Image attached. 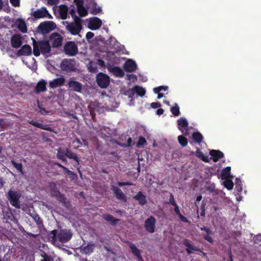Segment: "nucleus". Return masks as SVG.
I'll list each match as a JSON object with an SVG mask.
<instances>
[{"label":"nucleus","mask_w":261,"mask_h":261,"mask_svg":"<svg viewBox=\"0 0 261 261\" xmlns=\"http://www.w3.org/2000/svg\"><path fill=\"white\" fill-rule=\"evenodd\" d=\"M49 188L51 197H55L56 199L66 207H69L70 205L69 201L66 200L67 198L64 195L61 193L58 190L55 182H51L49 184Z\"/></svg>","instance_id":"2"},{"label":"nucleus","mask_w":261,"mask_h":261,"mask_svg":"<svg viewBox=\"0 0 261 261\" xmlns=\"http://www.w3.org/2000/svg\"><path fill=\"white\" fill-rule=\"evenodd\" d=\"M170 111L175 116H178L180 114L179 107L176 103L171 108Z\"/></svg>","instance_id":"38"},{"label":"nucleus","mask_w":261,"mask_h":261,"mask_svg":"<svg viewBox=\"0 0 261 261\" xmlns=\"http://www.w3.org/2000/svg\"><path fill=\"white\" fill-rule=\"evenodd\" d=\"M6 195L11 205L16 208H20L19 199L21 197V194L19 192L11 189L8 191Z\"/></svg>","instance_id":"3"},{"label":"nucleus","mask_w":261,"mask_h":261,"mask_svg":"<svg viewBox=\"0 0 261 261\" xmlns=\"http://www.w3.org/2000/svg\"><path fill=\"white\" fill-rule=\"evenodd\" d=\"M86 37L87 39H91L94 37V33L91 32H88L87 33Z\"/></svg>","instance_id":"62"},{"label":"nucleus","mask_w":261,"mask_h":261,"mask_svg":"<svg viewBox=\"0 0 261 261\" xmlns=\"http://www.w3.org/2000/svg\"><path fill=\"white\" fill-rule=\"evenodd\" d=\"M209 153L212 156V160L214 162H217L224 157V153L219 150L212 149L210 151Z\"/></svg>","instance_id":"22"},{"label":"nucleus","mask_w":261,"mask_h":261,"mask_svg":"<svg viewBox=\"0 0 261 261\" xmlns=\"http://www.w3.org/2000/svg\"><path fill=\"white\" fill-rule=\"evenodd\" d=\"M112 190L113 191L115 197L118 200L123 201V202L127 201V198L125 195L122 192L121 189L117 187L113 186Z\"/></svg>","instance_id":"17"},{"label":"nucleus","mask_w":261,"mask_h":261,"mask_svg":"<svg viewBox=\"0 0 261 261\" xmlns=\"http://www.w3.org/2000/svg\"><path fill=\"white\" fill-rule=\"evenodd\" d=\"M15 24L18 29L23 33L27 32L28 29L25 22L24 20L18 18L16 20Z\"/></svg>","instance_id":"24"},{"label":"nucleus","mask_w":261,"mask_h":261,"mask_svg":"<svg viewBox=\"0 0 261 261\" xmlns=\"http://www.w3.org/2000/svg\"><path fill=\"white\" fill-rule=\"evenodd\" d=\"M123 68L126 72H133L137 69V65L134 61L128 59L124 64Z\"/></svg>","instance_id":"16"},{"label":"nucleus","mask_w":261,"mask_h":261,"mask_svg":"<svg viewBox=\"0 0 261 261\" xmlns=\"http://www.w3.org/2000/svg\"><path fill=\"white\" fill-rule=\"evenodd\" d=\"M177 124L178 129L182 131V129L187 130L188 127V122L185 118H180L177 120Z\"/></svg>","instance_id":"28"},{"label":"nucleus","mask_w":261,"mask_h":261,"mask_svg":"<svg viewBox=\"0 0 261 261\" xmlns=\"http://www.w3.org/2000/svg\"><path fill=\"white\" fill-rule=\"evenodd\" d=\"M97 85L101 88H107L110 83V78L106 74L102 72L98 73L96 76Z\"/></svg>","instance_id":"6"},{"label":"nucleus","mask_w":261,"mask_h":261,"mask_svg":"<svg viewBox=\"0 0 261 261\" xmlns=\"http://www.w3.org/2000/svg\"><path fill=\"white\" fill-rule=\"evenodd\" d=\"M41 256L43 257V258L40 261H53V260L52 257L51 256L48 255L44 252H43V253L41 254Z\"/></svg>","instance_id":"47"},{"label":"nucleus","mask_w":261,"mask_h":261,"mask_svg":"<svg viewBox=\"0 0 261 261\" xmlns=\"http://www.w3.org/2000/svg\"><path fill=\"white\" fill-rule=\"evenodd\" d=\"M192 137L194 142L198 144H200L203 140L202 135L199 132H194Z\"/></svg>","instance_id":"31"},{"label":"nucleus","mask_w":261,"mask_h":261,"mask_svg":"<svg viewBox=\"0 0 261 261\" xmlns=\"http://www.w3.org/2000/svg\"><path fill=\"white\" fill-rule=\"evenodd\" d=\"M128 246L133 254L135 256L139 261H143V258L141 255V250L136 246L132 243H129Z\"/></svg>","instance_id":"20"},{"label":"nucleus","mask_w":261,"mask_h":261,"mask_svg":"<svg viewBox=\"0 0 261 261\" xmlns=\"http://www.w3.org/2000/svg\"><path fill=\"white\" fill-rule=\"evenodd\" d=\"M133 198L138 201V203L141 205H144L147 203L146 197L141 191L139 192L136 195L133 197Z\"/></svg>","instance_id":"25"},{"label":"nucleus","mask_w":261,"mask_h":261,"mask_svg":"<svg viewBox=\"0 0 261 261\" xmlns=\"http://www.w3.org/2000/svg\"><path fill=\"white\" fill-rule=\"evenodd\" d=\"M133 183L132 182H129V181H126V182H118V185L120 187H122V186H132L133 185Z\"/></svg>","instance_id":"58"},{"label":"nucleus","mask_w":261,"mask_h":261,"mask_svg":"<svg viewBox=\"0 0 261 261\" xmlns=\"http://www.w3.org/2000/svg\"><path fill=\"white\" fill-rule=\"evenodd\" d=\"M173 206L174 207V212L176 213V214L178 216V217L180 218V219L182 222H187V223L189 222V220L188 219V218H186V217H185L184 216H183L181 214V213L180 212V210H179V206H178V205L176 204H175V205H173Z\"/></svg>","instance_id":"33"},{"label":"nucleus","mask_w":261,"mask_h":261,"mask_svg":"<svg viewBox=\"0 0 261 261\" xmlns=\"http://www.w3.org/2000/svg\"><path fill=\"white\" fill-rule=\"evenodd\" d=\"M168 203H170L172 205H175L177 204L175 201L174 196L172 194H170V195L169 202Z\"/></svg>","instance_id":"55"},{"label":"nucleus","mask_w":261,"mask_h":261,"mask_svg":"<svg viewBox=\"0 0 261 261\" xmlns=\"http://www.w3.org/2000/svg\"><path fill=\"white\" fill-rule=\"evenodd\" d=\"M156 220L153 216H150L145 221L144 227L146 230L149 233L154 232Z\"/></svg>","instance_id":"11"},{"label":"nucleus","mask_w":261,"mask_h":261,"mask_svg":"<svg viewBox=\"0 0 261 261\" xmlns=\"http://www.w3.org/2000/svg\"><path fill=\"white\" fill-rule=\"evenodd\" d=\"M12 165L18 170L22 174H23L24 173L22 170V165L21 163H17L14 161L12 160L11 161Z\"/></svg>","instance_id":"39"},{"label":"nucleus","mask_w":261,"mask_h":261,"mask_svg":"<svg viewBox=\"0 0 261 261\" xmlns=\"http://www.w3.org/2000/svg\"><path fill=\"white\" fill-rule=\"evenodd\" d=\"M212 233H206V234L204 235L203 237V238L208 242L210 243H213V239H212V237L211 236V234Z\"/></svg>","instance_id":"52"},{"label":"nucleus","mask_w":261,"mask_h":261,"mask_svg":"<svg viewBox=\"0 0 261 261\" xmlns=\"http://www.w3.org/2000/svg\"><path fill=\"white\" fill-rule=\"evenodd\" d=\"M68 10V7L66 5H63L60 6L59 15L62 19L65 20L67 18Z\"/></svg>","instance_id":"30"},{"label":"nucleus","mask_w":261,"mask_h":261,"mask_svg":"<svg viewBox=\"0 0 261 261\" xmlns=\"http://www.w3.org/2000/svg\"><path fill=\"white\" fill-rule=\"evenodd\" d=\"M102 218L106 221L110 222L112 225H115L120 221V219L115 218L112 215L108 214H103Z\"/></svg>","instance_id":"26"},{"label":"nucleus","mask_w":261,"mask_h":261,"mask_svg":"<svg viewBox=\"0 0 261 261\" xmlns=\"http://www.w3.org/2000/svg\"><path fill=\"white\" fill-rule=\"evenodd\" d=\"M50 41L53 47H58L62 45L63 37L58 33H53L49 36Z\"/></svg>","instance_id":"10"},{"label":"nucleus","mask_w":261,"mask_h":261,"mask_svg":"<svg viewBox=\"0 0 261 261\" xmlns=\"http://www.w3.org/2000/svg\"><path fill=\"white\" fill-rule=\"evenodd\" d=\"M64 50L66 55L74 56L78 52V48L74 42L70 41L64 45Z\"/></svg>","instance_id":"7"},{"label":"nucleus","mask_w":261,"mask_h":261,"mask_svg":"<svg viewBox=\"0 0 261 261\" xmlns=\"http://www.w3.org/2000/svg\"><path fill=\"white\" fill-rule=\"evenodd\" d=\"M150 107L153 109L159 108L161 107V104L159 102H152Z\"/></svg>","instance_id":"57"},{"label":"nucleus","mask_w":261,"mask_h":261,"mask_svg":"<svg viewBox=\"0 0 261 261\" xmlns=\"http://www.w3.org/2000/svg\"><path fill=\"white\" fill-rule=\"evenodd\" d=\"M48 4L50 5H56L58 3V0H47Z\"/></svg>","instance_id":"61"},{"label":"nucleus","mask_w":261,"mask_h":261,"mask_svg":"<svg viewBox=\"0 0 261 261\" xmlns=\"http://www.w3.org/2000/svg\"><path fill=\"white\" fill-rule=\"evenodd\" d=\"M32 16L37 19L42 18L44 17L52 18L51 16L49 14L48 11L45 7H42L41 9H37L35 11Z\"/></svg>","instance_id":"12"},{"label":"nucleus","mask_w":261,"mask_h":261,"mask_svg":"<svg viewBox=\"0 0 261 261\" xmlns=\"http://www.w3.org/2000/svg\"><path fill=\"white\" fill-rule=\"evenodd\" d=\"M69 13L71 15L74 20H77V19H81L80 18L76 16L74 9H71L69 10Z\"/></svg>","instance_id":"49"},{"label":"nucleus","mask_w":261,"mask_h":261,"mask_svg":"<svg viewBox=\"0 0 261 261\" xmlns=\"http://www.w3.org/2000/svg\"><path fill=\"white\" fill-rule=\"evenodd\" d=\"M32 48L28 44H25L23 45L21 48L18 50L17 52V55L18 56H30L32 54Z\"/></svg>","instance_id":"19"},{"label":"nucleus","mask_w":261,"mask_h":261,"mask_svg":"<svg viewBox=\"0 0 261 261\" xmlns=\"http://www.w3.org/2000/svg\"><path fill=\"white\" fill-rule=\"evenodd\" d=\"M201 230H204L206 233H212L211 229L206 226H203L200 228Z\"/></svg>","instance_id":"59"},{"label":"nucleus","mask_w":261,"mask_h":261,"mask_svg":"<svg viewBox=\"0 0 261 261\" xmlns=\"http://www.w3.org/2000/svg\"><path fill=\"white\" fill-rule=\"evenodd\" d=\"M28 122L30 124L33 125L36 127L41 128L42 129L48 130V131H50V132L53 131V129L51 127H50L48 125L43 124L41 123H39V122L35 121L34 120H29Z\"/></svg>","instance_id":"23"},{"label":"nucleus","mask_w":261,"mask_h":261,"mask_svg":"<svg viewBox=\"0 0 261 261\" xmlns=\"http://www.w3.org/2000/svg\"><path fill=\"white\" fill-rule=\"evenodd\" d=\"M146 144V141L144 137L142 136H140L139 138V140L137 143V147H140L141 146H143Z\"/></svg>","instance_id":"48"},{"label":"nucleus","mask_w":261,"mask_h":261,"mask_svg":"<svg viewBox=\"0 0 261 261\" xmlns=\"http://www.w3.org/2000/svg\"><path fill=\"white\" fill-rule=\"evenodd\" d=\"M11 43L14 48H18L22 44L21 37L20 34H15L11 37Z\"/></svg>","instance_id":"18"},{"label":"nucleus","mask_w":261,"mask_h":261,"mask_svg":"<svg viewBox=\"0 0 261 261\" xmlns=\"http://www.w3.org/2000/svg\"><path fill=\"white\" fill-rule=\"evenodd\" d=\"M184 245L187 247V248H190L191 249L192 247V244L190 243V242L187 240H185L184 241Z\"/></svg>","instance_id":"60"},{"label":"nucleus","mask_w":261,"mask_h":261,"mask_svg":"<svg viewBox=\"0 0 261 261\" xmlns=\"http://www.w3.org/2000/svg\"><path fill=\"white\" fill-rule=\"evenodd\" d=\"M231 168L229 166L224 168L221 173V177L222 179H227L230 177Z\"/></svg>","instance_id":"32"},{"label":"nucleus","mask_w":261,"mask_h":261,"mask_svg":"<svg viewBox=\"0 0 261 261\" xmlns=\"http://www.w3.org/2000/svg\"><path fill=\"white\" fill-rule=\"evenodd\" d=\"M65 80L63 77H57L50 81L49 85L51 88H56L58 87L63 86L65 83Z\"/></svg>","instance_id":"21"},{"label":"nucleus","mask_w":261,"mask_h":261,"mask_svg":"<svg viewBox=\"0 0 261 261\" xmlns=\"http://www.w3.org/2000/svg\"><path fill=\"white\" fill-rule=\"evenodd\" d=\"M10 2L14 7H18L20 5V0H10Z\"/></svg>","instance_id":"56"},{"label":"nucleus","mask_w":261,"mask_h":261,"mask_svg":"<svg viewBox=\"0 0 261 261\" xmlns=\"http://www.w3.org/2000/svg\"><path fill=\"white\" fill-rule=\"evenodd\" d=\"M115 142L117 144H118L120 146L123 147H128L131 146L132 145V140L131 138H130V137H129L127 139V143H121L118 142L117 141H115Z\"/></svg>","instance_id":"40"},{"label":"nucleus","mask_w":261,"mask_h":261,"mask_svg":"<svg viewBox=\"0 0 261 261\" xmlns=\"http://www.w3.org/2000/svg\"><path fill=\"white\" fill-rule=\"evenodd\" d=\"M97 61L98 64L101 67H103L105 66V63L102 60L98 59Z\"/></svg>","instance_id":"63"},{"label":"nucleus","mask_w":261,"mask_h":261,"mask_svg":"<svg viewBox=\"0 0 261 261\" xmlns=\"http://www.w3.org/2000/svg\"><path fill=\"white\" fill-rule=\"evenodd\" d=\"M75 63L74 59H64L61 63L60 68L66 72L75 71L76 70Z\"/></svg>","instance_id":"5"},{"label":"nucleus","mask_w":261,"mask_h":261,"mask_svg":"<svg viewBox=\"0 0 261 261\" xmlns=\"http://www.w3.org/2000/svg\"><path fill=\"white\" fill-rule=\"evenodd\" d=\"M88 69L90 72H95L97 70V67L93 64L92 62H90L89 64Z\"/></svg>","instance_id":"50"},{"label":"nucleus","mask_w":261,"mask_h":261,"mask_svg":"<svg viewBox=\"0 0 261 261\" xmlns=\"http://www.w3.org/2000/svg\"><path fill=\"white\" fill-rule=\"evenodd\" d=\"M66 157L69 159H73L75 162L76 165H74V166H79L80 164V159L77 156V154L73 153L68 148H66Z\"/></svg>","instance_id":"29"},{"label":"nucleus","mask_w":261,"mask_h":261,"mask_svg":"<svg viewBox=\"0 0 261 261\" xmlns=\"http://www.w3.org/2000/svg\"><path fill=\"white\" fill-rule=\"evenodd\" d=\"M64 156H66V148L63 150L60 148L58 150L57 158L59 159H61Z\"/></svg>","instance_id":"45"},{"label":"nucleus","mask_w":261,"mask_h":261,"mask_svg":"<svg viewBox=\"0 0 261 261\" xmlns=\"http://www.w3.org/2000/svg\"><path fill=\"white\" fill-rule=\"evenodd\" d=\"M38 107L39 109H40V113L42 115H45L48 113V112L46 111V110L42 107V105H40L39 102H38Z\"/></svg>","instance_id":"54"},{"label":"nucleus","mask_w":261,"mask_h":261,"mask_svg":"<svg viewBox=\"0 0 261 261\" xmlns=\"http://www.w3.org/2000/svg\"><path fill=\"white\" fill-rule=\"evenodd\" d=\"M178 141L182 147H185L188 144V139L182 135L178 137Z\"/></svg>","instance_id":"41"},{"label":"nucleus","mask_w":261,"mask_h":261,"mask_svg":"<svg viewBox=\"0 0 261 261\" xmlns=\"http://www.w3.org/2000/svg\"><path fill=\"white\" fill-rule=\"evenodd\" d=\"M134 88L135 90V93L139 96L143 97L146 92V91L144 88L143 87L136 85L134 86Z\"/></svg>","instance_id":"36"},{"label":"nucleus","mask_w":261,"mask_h":261,"mask_svg":"<svg viewBox=\"0 0 261 261\" xmlns=\"http://www.w3.org/2000/svg\"><path fill=\"white\" fill-rule=\"evenodd\" d=\"M111 71L113 74L117 77H123L124 76V72L120 67L115 66L112 68Z\"/></svg>","instance_id":"35"},{"label":"nucleus","mask_w":261,"mask_h":261,"mask_svg":"<svg viewBox=\"0 0 261 261\" xmlns=\"http://www.w3.org/2000/svg\"><path fill=\"white\" fill-rule=\"evenodd\" d=\"M72 237V233L70 229H61L58 233V240L62 243H67Z\"/></svg>","instance_id":"8"},{"label":"nucleus","mask_w":261,"mask_h":261,"mask_svg":"<svg viewBox=\"0 0 261 261\" xmlns=\"http://www.w3.org/2000/svg\"><path fill=\"white\" fill-rule=\"evenodd\" d=\"M224 186L229 190L232 189L233 183L230 179H226L224 183Z\"/></svg>","instance_id":"46"},{"label":"nucleus","mask_w":261,"mask_h":261,"mask_svg":"<svg viewBox=\"0 0 261 261\" xmlns=\"http://www.w3.org/2000/svg\"><path fill=\"white\" fill-rule=\"evenodd\" d=\"M162 87H158L154 88L153 89V92L155 94H158V93H160V91H162Z\"/></svg>","instance_id":"64"},{"label":"nucleus","mask_w":261,"mask_h":261,"mask_svg":"<svg viewBox=\"0 0 261 261\" xmlns=\"http://www.w3.org/2000/svg\"><path fill=\"white\" fill-rule=\"evenodd\" d=\"M74 3L77 7V11L81 17H85L88 14L86 9L84 6L83 0H74Z\"/></svg>","instance_id":"13"},{"label":"nucleus","mask_w":261,"mask_h":261,"mask_svg":"<svg viewBox=\"0 0 261 261\" xmlns=\"http://www.w3.org/2000/svg\"><path fill=\"white\" fill-rule=\"evenodd\" d=\"M91 11L92 14L96 15L101 12V9L100 7H98L96 3H94Z\"/></svg>","instance_id":"43"},{"label":"nucleus","mask_w":261,"mask_h":261,"mask_svg":"<svg viewBox=\"0 0 261 261\" xmlns=\"http://www.w3.org/2000/svg\"><path fill=\"white\" fill-rule=\"evenodd\" d=\"M64 23L67 24L66 25V29L71 35H78L82 29V19H77V20H75L73 22L70 23L68 21H65Z\"/></svg>","instance_id":"4"},{"label":"nucleus","mask_w":261,"mask_h":261,"mask_svg":"<svg viewBox=\"0 0 261 261\" xmlns=\"http://www.w3.org/2000/svg\"><path fill=\"white\" fill-rule=\"evenodd\" d=\"M102 25V21L98 17H93L91 18L89 22V28L92 30L99 29Z\"/></svg>","instance_id":"15"},{"label":"nucleus","mask_w":261,"mask_h":261,"mask_svg":"<svg viewBox=\"0 0 261 261\" xmlns=\"http://www.w3.org/2000/svg\"><path fill=\"white\" fill-rule=\"evenodd\" d=\"M206 190L210 193H213L215 191V185L214 184H210L206 187Z\"/></svg>","instance_id":"51"},{"label":"nucleus","mask_w":261,"mask_h":261,"mask_svg":"<svg viewBox=\"0 0 261 261\" xmlns=\"http://www.w3.org/2000/svg\"><path fill=\"white\" fill-rule=\"evenodd\" d=\"M64 170L67 175L69 176V177L71 180L74 179L77 177V175L75 173L69 170L67 167L65 168Z\"/></svg>","instance_id":"44"},{"label":"nucleus","mask_w":261,"mask_h":261,"mask_svg":"<svg viewBox=\"0 0 261 261\" xmlns=\"http://www.w3.org/2000/svg\"><path fill=\"white\" fill-rule=\"evenodd\" d=\"M56 27V25L55 22L48 21L41 22L38 27V29L42 34H47L54 30Z\"/></svg>","instance_id":"9"},{"label":"nucleus","mask_w":261,"mask_h":261,"mask_svg":"<svg viewBox=\"0 0 261 261\" xmlns=\"http://www.w3.org/2000/svg\"><path fill=\"white\" fill-rule=\"evenodd\" d=\"M58 232L57 229H54L50 231L49 236L53 242H56L58 240Z\"/></svg>","instance_id":"42"},{"label":"nucleus","mask_w":261,"mask_h":261,"mask_svg":"<svg viewBox=\"0 0 261 261\" xmlns=\"http://www.w3.org/2000/svg\"><path fill=\"white\" fill-rule=\"evenodd\" d=\"M46 83L43 80L40 81L37 84L35 88V92L37 93H39L42 92H44L46 90Z\"/></svg>","instance_id":"27"},{"label":"nucleus","mask_w":261,"mask_h":261,"mask_svg":"<svg viewBox=\"0 0 261 261\" xmlns=\"http://www.w3.org/2000/svg\"><path fill=\"white\" fill-rule=\"evenodd\" d=\"M30 216L33 218V220L39 227H41L43 226V221L38 214L36 213H32L30 214Z\"/></svg>","instance_id":"34"},{"label":"nucleus","mask_w":261,"mask_h":261,"mask_svg":"<svg viewBox=\"0 0 261 261\" xmlns=\"http://www.w3.org/2000/svg\"><path fill=\"white\" fill-rule=\"evenodd\" d=\"M196 155L197 157L201 159V160L205 162L208 163L209 159L207 156L205 155L202 151L198 150L196 152Z\"/></svg>","instance_id":"37"},{"label":"nucleus","mask_w":261,"mask_h":261,"mask_svg":"<svg viewBox=\"0 0 261 261\" xmlns=\"http://www.w3.org/2000/svg\"><path fill=\"white\" fill-rule=\"evenodd\" d=\"M126 93V95L128 96L129 98H133V97L136 93L134 87L132 89L128 90Z\"/></svg>","instance_id":"53"},{"label":"nucleus","mask_w":261,"mask_h":261,"mask_svg":"<svg viewBox=\"0 0 261 261\" xmlns=\"http://www.w3.org/2000/svg\"><path fill=\"white\" fill-rule=\"evenodd\" d=\"M33 54L36 57L40 55V52L43 54L49 53L50 51V46L49 41L47 40H40L37 41L33 38Z\"/></svg>","instance_id":"1"},{"label":"nucleus","mask_w":261,"mask_h":261,"mask_svg":"<svg viewBox=\"0 0 261 261\" xmlns=\"http://www.w3.org/2000/svg\"><path fill=\"white\" fill-rule=\"evenodd\" d=\"M67 86L70 90L81 93L82 90L83 85L77 81L71 80L68 82Z\"/></svg>","instance_id":"14"}]
</instances>
